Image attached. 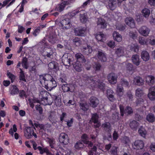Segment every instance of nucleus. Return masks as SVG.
Listing matches in <instances>:
<instances>
[{"mask_svg":"<svg viewBox=\"0 0 155 155\" xmlns=\"http://www.w3.org/2000/svg\"><path fill=\"white\" fill-rule=\"evenodd\" d=\"M62 62L65 66H69L71 64H72L71 59L68 58V54L64 55L61 58Z\"/></svg>","mask_w":155,"mask_h":155,"instance_id":"nucleus-16","label":"nucleus"},{"mask_svg":"<svg viewBox=\"0 0 155 155\" xmlns=\"http://www.w3.org/2000/svg\"><path fill=\"white\" fill-rule=\"evenodd\" d=\"M28 100L29 102V104L30 107L32 108H33L34 107V103H40V101L36 98L29 99Z\"/></svg>","mask_w":155,"mask_h":155,"instance_id":"nucleus-33","label":"nucleus"},{"mask_svg":"<svg viewBox=\"0 0 155 155\" xmlns=\"http://www.w3.org/2000/svg\"><path fill=\"white\" fill-rule=\"evenodd\" d=\"M7 76L11 80V82L12 83L15 81V76L14 74L9 72L7 73Z\"/></svg>","mask_w":155,"mask_h":155,"instance_id":"nucleus-57","label":"nucleus"},{"mask_svg":"<svg viewBox=\"0 0 155 155\" xmlns=\"http://www.w3.org/2000/svg\"><path fill=\"white\" fill-rule=\"evenodd\" d=\"M125 48L123 47H119L117 48L115 51V54L118 57L123 56L124 54Z\"/></svg>","mask_w":155,"mask_h":155,"instance_id":"nucleus-21","label":"nucleus"},{"mask_svg":"<svg viewBox=\"0 0 155 155\" xmlns=\"http://www.w3.org/2000/svg\"><path fill=\"white\" fill-rule=\"evenodd\" d=\"M113 91L110 89H108L107 91V96L110 101L113 102L115 100V98L112 94Z\"/></svg>","mask_w":155,"mask_h":155,"instance_id":"nucleus-23","label":"nucleus"},{"mask_svg":"<svg viewBox=\"0 0 155 155\" xmlns=\"http://www.w3.org/2000/svg\"><path fill=\"white\" fill-rule=\"evenodd\" d=\"M134 82L135 85L140 86L143 84L144 81L141 78L137 76L134 78Z\"/></svg>","mask_w":155,"mask_h":155,"instance_id":"nucleus-20","label":"nucleus"},{"mask_svg":"<svg viewBox=\"0 0 155 155\" xmlns=\"http://www.w3.org/2000/svg\"><path fill=\"white\" fill-rule=\"evenodd\" d=\"M146 120L150 123H153L155 121L154 115L152 113L149 114L146 116Z\"/></svg>","mask_w":155,"mask_h":155,"instance_id":"nucleus-37","label":"nucleus"},{"mask_svg":"<svg viewBox=\"0 0 155 155\" xmlns=\"http://www.w3.org/2000/svg\"><path fill=\"white\" fill-rule=\"evenodd\" d=\"M74 31L76 35L82 36L85 35V31L83 28L81 29L76 28Z\"/></svg>","mask_w":155,"mask_h":155,"instance_id":"nucleus-31","label":"nucleus"},{"mask_svg":"<svg viewBox=\"0 0 155 155\" xmlns=\"http://www.w3.org/2000/svg\"><path fill=\"white\" fill-rule=\"evenodd\" d=\"M124 90L122 86L118 85L117 87L116 94L119 97H122L124 94Z\"/></svg>","mask_w":155,"mask_h":155,"instance_id":"nucleus-28","label":"nucleus"},{"mask_svg":"<svg viewBox=\"0 0 155 155\" xmlns=\"http://www.w3.org/2000/svg\"><path fill=\"white\" fill-rule=\"evenodd\" d=\"M84 142L82 140L78 141L75 144V148L78 150H80L84 147Z\"/></svg>","mask_w":155,"mask_h":155,"instance_id":"nucleus-29","label":"nucleus"},{"mask_svg":"<svg viewBox=\"0 0 155 155\" xmlns=\"http://www.w3.org/2000/svg\"><path fill=\"white\" fill-rule=\"evenodd\" d=\"M126 24L131 28L135 27V24L134 19L131 17L126 18L125 20Z\"/></svg>","mask_w":155,"mask_h":155,"instance_id":"nucleus-19","label":"nucleus"},{"mask_svg":"<svg viewBox=\"0 0 155 155\" xmlns=\"http://www.w3.org/2000/svg\"><path fill=\"white\" fill-rule=\"evenodd\" d=\"M148 97L151 100H155V86H152L150 88Z\"/></svg>","mask_w":155,"mask_h":155,"instance_id":"nucleus-17","label":"nucleus"},{"mask_svg":"<svg viewBox=\"0 0 155 155\" xmlns=\"http://www.w3.org/2000/svg\"><path fill=\"white\" fill-rule=\"evenodd\" d=\"M98 58L102 62H105L107 60L106 54L101 50H99L97 53Z\"/></svg>","mask_w":155,"mask_h":155,"instance_id":"nucleus-14","label":"nucleus"},{"mask_svg":"<svg viewBox=\"0 0 155 155\" xmlns=\"http://www.w3.org/2000/svg\"><path fill=\"white\" fill-rule=\"evenodd\" d=\"M38 149L40 151V153L42 154L44 153H48V149L46 148H43L41 147L38 146L37 147Z\"/></svg>","mask_w":155,"mask_h":155,"instance_id":"nucleus-50","label":"nucleus"},{"mask_svg":"<svg viewBox=\"0 0 155 155\" xmlns=\"http://www.w3.org/2000/svg\"><path fill=\"white\" fill-rule=\"evenodd\" d=\"M40 28L41 27H39L35 29L33 33V35L35 36H36L37 35L39 34L40 31Z\"/></svg>","mask_w":155,"mask_h":155,"instance_id":"nucleus-63","label":"nucleus"},{"mask_svg":"<svg viewBox=\"0 0 155 155\" xmlns=\"http://www.w3.org/2000/svg\"><path fill=\"white\" fill-rule=\"evenodd\" d=\"M146 81L148 84H153L155 82V79L154 76L149 75L146 77Z\"/></svg>","mask_w":155,"mask_h":155,"instance_id":"nucleus-35","label":"nucleus"},{"mask_svg":"<svg viewBox=\"0 0 155 155\" xmlns=\"http://www.w3.org/2000/svg\"><path fill=\"white\" fill-rule=\"evenodd\" d=\"M139 33L142 35L147 36L150 32L149 28L145 26H143L140 28L138 30Z\"/></svg>","mask_w":155,"mask_h":155,"instance_id":"nucleus-12","label":"nucleus"},{"mask_svg":"<svg viewBox=\"0 0 155 155\" xmlns=\"http://www.w3.org/2000/svg\"><path fill=\"white\" fill-rule=\"evenodd\" d=\"M119 137V134H118V132L115 130L113 134V138L114 140H117L118 139Z\"/></svg>","mask_w":155,"mask_h":155,"instance_id":"nucleus-60","label":"nucleus"},{"mask_svg":"<svg viewBox=\"0 0 155 155\" xmlns=\"http://www.w3.org/2000/svg\"><path fill=\"white\" fill-rule=\"evenodd\" d=\"M20 70V75L19 76V79L20 80L26 82V80L25 79V73H24L23 71L21 69V68H19Z\"/></svg>","mask_w":155,"mask_h":155,"instance_id":"nucleus-44","label":"nucleus"},{"mask_svg":"<svg viewBox=\"0 0 155 155\" xmlns=\"http://www.w3.org/2000/svg\"><path fill=\"white\" fill-rule=\"evenodd\" d=\"M85 144L88 145V147L90 149L88 154V155H94V153H96L97 150V147L95 145H94L92 142L90 141H85Z\"/></svg>","mask_w":155,"mask_h":155,"instance_id":"nucleus-7","label":"nucleus"},{"mask_svg":"<svg viewBox=\"0 0 155 155\" xmlns=\"http://www.w3.org/2000/svg\"><path fill=\"white\" fill-rule=\"evenodd\" d=\"M143 93L142 90L140 88H137L136 91V95L137 97H141Z\"/></svg>","mask_w":155,"mask_h":155,"instance_id":"nucleus-58","label":"nucleus"},{"mask_svg":"<svg viewBox=\"0 0 155 155\" xmlns=\"http://www.w3.org/2000/svg\"><path fill=\"white\" fill-rule=\"evenodd\" d=\"M97 25L98 28L104 29L107 27V23L102 18H99L97 21Z\"/></svg>","mask_w":155,"mask_h":155,"instance_id":"nucleus-13","label":"nucleus"},{"mask_svg":"<svg viewBox=\"0 0 155 155\" xmlns=\"http://www.w3.org/2000/svg\"><path fill=\"white\" fill-rule=\"evenodd\" d=\"M99 103V101L96 97L92 96L90 98L89 104L92 107L95 108L97 107Z\"/></svg>","mask_w":155,"mask_h":155,"instance_id":"nucleus-15","label":"nucleus"},{"mask_svg":"<svg viewBox=\"0 0 155 155\" xmlns=\"http://www.w3.org/2000/svg\"><path fill=\"white\" fill-rule=\"evenodd\" d=\"M75 58L77 61L74 64V68H81L86 61L84 56L81 53H77L75 54Z\"/></svg>","mask_w":155,"mask_h":155,"instance_id":"nucleus-3","label":"nucleus"},{"mask_svg":"<svg viewBox=\"0 0 155 155\" xmlns=\"http://www.w3.org/2000/svg\"><path fill=\"white\" fill-rule=\"evenodd\" d=\"M142 15L145 18L148 17L150 14V10L147 8H144L141 11Z\"/></svg>","mask_w":155,"mask_h":155,"instance_id":"nucleus-39","label":"nucleus"},{"mask_svg":"<svg viewBox=\"0 0 155 155\" xmlns=\"http://www.w3.org/2000/svg\"><path fill=\"white\" fill-rule=\"evenodd\" d=\"M60 85L63 91L66 92L70 91V84L66 83L65 84H61Z\"/></svg>","mask_w":155,"mask_h":155,"instance_id":"nucleus-27","label":"nucleus"},{"mask_svg":"<svg viewBox=\"0 0 155 155\" xmlns=\"http://www.w3.org/2000/svg\"><path fill=\"white\" fill-rule=\"evenodd\" d=\"M18 93H19V96L20 98L24 99V97H27V96L24 90H19Z\"/></svg>","mask_w":155,"mask_h":155,"instance_id":"nucleus-56","label":"nucleus"},{"mask_svg":"<svg viewBox=\"0 0 155 155\" xmlns=\"http://www.w3.org/2000/svg\"><path fill=\"white\" fill-rule=\"evenodd\" d=\"M117 75L114 73H110L107 76V79L109 82L110 84H113L117 83Z\"/></svg>","mask_w":155,"mask_h":155,"instance_id":"nucleus-11","label":"nucleus"},{"mask_svg":"<svg viewBox=\"0 0 155 155\" xmlns=\"http://www.w3.org/2000/svg\"><path fill=\"white\" fill-rule=\"evenodd\" d=\"M73 42L74 44L77 46L79 45L81 42L80 39L78 38L74 39L73 40Z\"/></svg>","mask_w":155,"mask_h":155,"instance_id":"nucleus-64","label":"nucleus"},{"mask_svg":"<svg viewBox=\"0 0 155 155\" xmlns=\"http://www.w3.org/2000/svg\"><path fill=\"white\" fill-rule=\"evenodd\" d=\"M67 77L64 74H61L58 79L59 84H65L67 83Z\"/></svg>","mask_w":155,"mask_h":155,"instance_id":"nucleus-34","label":"nucleus"},{"mask_svg":"<svg viewBox=\"0 0 155 155\" xmlns=\"http://www.w3.org/2000/svg\"><path fill=\"white\" fill-rule=\"evenodd\" d=\"M80 20L82 23H85L87 20V18L85 14H80Z\"/></svg>","mask_w":155,"mask_h":155,"instance_id":"nucleus-48","label":"nucleus"},{"mask_svg":"<svg viewBox=\"0 0 155 155\" xmlns=\"http://www.w3.org/2000/svg\"><path fill=\"white\" fill-rule=\"evenodd\" d=\"M49 94V93L46 91H42L40 92L39 96L43 104L46 105L51 104L52 102L50 101L49 98L48 97Z\"/></svg>","mask_w":155,"mask_h":155,"instance_id":"nucleus-5","label":"nucleus"},{"mask_svg":"<svg viewBox=\"0 0 155 155\" xmlns=\"http://www.w3.org/2000/svg\"><path fill=\"white\" fill-rule=\"evenodd\" d=\"M139 134L142 137H145L147 134V131L144 127L142 126L140 127L138 130Z\"/></svg>","mask_w":155,"mask_h":155,"instance_id":"nucleus-38","label":"nucleus"},{"mask_svg":"<svg viewBox=\"0 0 155 155\" xmlns=\"http://www.w3.org/2000/svg\"><path fill=\"white\" fill-rule=\"evenodd\" d=\"M139 49V47L137 45H133L130 46V50L134 52H138Z\"/></svg>","mask_w":155,"mask_h":155,"instance_id":"nucleus-55","label":"nucleus"},{"mask_svg":"<svg viewBox=\"0 0 155 155\" xmlns=\"http://www.w3.org/2000/svg\"><path fill=\"white\" fill-rule=\"evenodd\" d=\"M113 36L114 40L117 42H120L122 40L121 35L117 31H114L113 32Z\"/></svg>","mask_w":155,"mask_h":155,"instance_id":"nucleus-24","label":"nucleus"},{"mask_svg":"<svg viewBox=\"0 0 155 155\" xmlns=\"http://www.w3.org/2000/svg\"><path fill=\"white\" fill-rule=\"evenodd\" d=\"M98 115L97 113H94L92 114L91 120L94 123H96L98 122Z\"/></svg>","mask_w":155,"mask_h":155,"instance_id":"nucleus-46","label":"nucleus"},{"mask_svg":"<svg viewBox=\"0 0 155 155\" xmlns=\"http://www.w3.org/2000/svg\"><path fill=\"white\" fill-rule=\"evenodd\" d=\"M134 149L136 150L142 149L144 146L143 141L141 140H137L135 141L132 144Z\"/></svg>","mask_w":155,"mask_h":155,"instance_id":"nucleus-10","label":"nucleus"},{"mask_svg":"<svg viewBox=\"0 0 155 155\" xmlns=\"http://www.w3.org/2000/svg\"><path fill=\"white\" fill-rule=\"evenodd\" d=\"M102 127L104 128V130L107 132H110L111 130V126L109 123L105 122L102 124Z\"/></svg>","mask_w":155,"mask_h":155,"instance_id":"nucleus-26","label":"nucleus"},{"mask_svg":"<svg viewBox=\"0 0 155 155\" xmlns=\"http://www.w3.org/2000/svg\"><path fill=\"white\" fill-rule=\"evenodd\" d=\"M110 8L113 10L115 9L116 5V2L115 1L109 0L108 2Z\"/></svg>","mask_w":155,"mask_h":155,"instance_id":"nucleus-40","label":"nucleus"},{"mask_svg":"<svg viewBox=\"0 0 155 155\" xmlns=\"http://www.w3.org/2000/svg\"><path fill=\"white\" fill-rule=\"evenodd\" d=\"M112 118L114 121H117L120 119V114L118 112H115L113 113Z\"/></svg>","mask_w":155,"mask_h":155,"instance_id":"nucleus-42","label":"nucleus"},{"mask_svg":"<svg viewBox=\"0 0 155 155\" xmlns=\"http://www.w3.org/2000/svg\"><path fill=\"white\" fill-rule=\"evenodd\" d=\"M132 59L134 64L136 65H139L140 64L139 56L137 54L133 55Z\"/></svg>","mask_w":155,"mask_h":155,"instance_id":"nucleus-30","label":"nucleus"},{"mask_svg":"<svg viewBox=\"0 0 155 155\" xmlns=\"http://www.w3.org/2000/svg\"><path fill=\"white\" fill-rule=\"evenodd\" d=\"M109 153L111 155H118L117 147L114 146L113 147Z\"/></svg>","mask_w":155,"mask_h":155,"instance_id":"nucleus-49","label":"nucleus"},{"mask_svg":"<svg viewBox=\"0 0 155 155\" xmlns=\"http://www.w3.org/2000/svg\"><path fill=\"white\" fill-rule=\"evenodd\" d=\"M59 140L61 143L66 145L69 143V138L67 134L65 133H62L59 135Z\"/></svg>","mask_w":155,"mask_h":155,"instance_id":"nucleus-8","label":"nucleus"},{"mask_svg":"<svg viewBox=\"0 0 155 155\" xmlns=\"http://www.w3.org/2000/svg\"><path fill=\"white\" fill-rule=\"evenodd\" d=\"M116 28L119 31H124L125 28V25L121 24H118L116 25Z\"/></svg>","mask_w":155,"mask_h":155,"instance_id":"nucleus-59","label":"nucleus"},{"mask_svg":"<svg viewBox=\"0 0 155 155\" xmlns=\"http://www.w3.org/2000/svg\"><path fill=\"white\" fill-rule=\"evenodd\" d=\"M130 141L129 138L126 136L124 137L121 140V142L125 144H127Z\"/></svg>","mask_w":155,"mask_h":155,"instance_id":"nucleus-61","label":"nucleus"},{"mask_svg":"<svg viewBox=\"0 0 155 155\" xmlns=\"http://www.w3.org/2000/svg\"><path fill=\"white\" fill-rule=\"evenodd\" d=\"M49 41L53 44L55 43L56 41V38L53 36H50L48 38Z\"/></svg>","mask_w":155,"mask_h":155,"instance_id":"nucleus-62","label":"nucleus"},{"mask_svg":"<svg viewBox=\"0 0 155 155\" xmlns=\"http://www.w3.org/2000/svg\"><path fill=\"white\" fill-rule=\"evenodd\" d=\"M60 26L62 29H68L71 28L72 25L71 24L70 20L68 18L63 20L60 23Z\"/></svg>","mask_w":155,"mask_h":155,"instance_id":"nucleus-9","label":"nucleus"},{"mask_svg":"<svg viewBox=\"0 0 155 155\" xmlns=\"http://www.w3.org/2000/svg\"><path fill=\"white\" fill-rule=\"evenodd\" d=\"M73 1V0H68L63 2L61 3L58 8V10L60 12H61L64 9L65 6L70 5Z\"/></svg>","mask_w":155,"mask_h":155,"instance_id":"nucleus-18","label":"nucleus"},{"mask_svg":"<svg viewBox=\"0 0 155 155\" xmlns=\"http://www.w3.org/2000/svg\"><path fill=\"white\" fill-rule=\"evenodd\" d=\"M36 129L35 127H26L24 130L25 137L27 139H30L33 136L35 138L37 137L36 133L35 132Z\"/></svg>","mask_w":155,"mask_h":155,"instance_id":"nucleus-4","label":"nucleus"},{"mask_svg":"<svg viewBox=\"0 0 155 155\" xmlns=\"http://www.w3.org/2000/svg\"><path fill=\"white\" fill-rule=\"evenodd\" d=\"M82 50L83 53L86 55H88L92 51L91 48L89 45H87L86 47L83 48Z\"/></svg>","mask_w":155,"mask_h":155,"instance_id":"nucleus-36","label":"nucleus"},{"mask_svg":"<svg viewBox=\"0 0 155 155\" xmlns=\"http://www.w3.org/2000/svg\"><path fill=\"white\" fill-rule=\"evenodd\" d=\"M139 42L142 45H147V40L143 37H141L139 38Z\"/></svg>","mask_w":155,"mask_h":155,"instance_id":"nucleus-51","label":"nucleus"},{"mask_svg":"<svg viewBox=\"0 0 155 155\" xmlns=\"http://www.w3.org/2000/svg\"><path fill=\"white\" fill-rule=\"evenodd\" d=\"M80 106L81 109L84 111H87L88 109V106L87 104L86 103H80Z\"/></svg>","mask_w":155,"mask_h":155,"instance_id":"nucleus-47","label":"nucleus"},{"mask_svg":"<svg viewBox=\"0 0 155 155\" xmlns=\"http://www.w3.org/2000/svg\"><path fill=\"white\" fill-rule=\"evenodd\" d=\"M95 38L98 41L104 42L106 40L105 35L101 33L96 35Z\"/></svg>","mask_w":155,"mask_h":155,"instance_id":"nucleus-32","label":"nucleus"},{"mask_svg":"<svg viewBox=\"0 0 155 155\" xmlns=\"http://www.w3.org/2000/svg\"><path fill=\"white\" fill-rule=\"evenodd\" d=\"M40 77V78H42L44 80L45 87L47 90H50L57 86V83L56 81L51 75L47 74L44 76L41 75Z\"/></svg>","mask_w":155,"mask_h":155,"instance_id":"nucleus-1","label":"nucleus"},{"mask_svg":"<svg viewBox=\"0 0 155 155\" xmlns=\"http://www.w3.org/2000/svg\"><path fill=\"white\" fill-rule=\"evenodd\" d=\"M94 78L93 77H88L87 78V82L89 83L91 87L97 88L104 91L105 89V84L100 80L98 79L96 81L94 80Z\"/></svg>","mask_w":155,"mask_h":155,"instance_id":"nucleus-2","label":"nucleus"},{"mask_svg":"<svg viewBox=\"0 0 155 155\" xmlns=\"http://www.w3.org/2000/svg\"><path fill=\"white\" fill-rule=\"evenodd\" d=\"M141 56L143 61H148L150 58L149 54L148 52L146 51H142Z\"/></svg>","mask_w":155,"mask_h":155,"instance_id":"nucleus-22","label":"nucleus"},{"mask_svg":"<svg viewBox=\"0 0 155 155\" xmlns=\"http://www.w3.org/2000/svg\"><path fill=\"white\" fill-rule=\"evenodd\" d=\"M119 108L120 110V115L123 117L124 114L126 115H130L133 113V110L132 108L129 106L126 107L124 110V106L121 105H119Z\"/></svg>","mask_w":155,"mask_h":155,"instance_id":"nucleus-6","label":"nucleus"},{"mask_svg":"<svg viewBox=\"0 0 155 155\" xmlns=\"http://www.w3.org/2000/svg\"><path fill=\"white\" fill-rule=\"evenodd\" d=\"M58 63L55 61H52L49 63L48 64L49 68H57L58 67Z\"/></svg>","mask_w":155,"mask_h":155,"instance_id":"nucleus-53","label":"nucleus"},{"mask_svg":"<svg viewBox=\"0 0 155 155\" xmlns=\"http://www.w3.org/2000/svg\"><path fill=\"white\" fill-rule=\"evenodd\" d=\"M48 143L49 144L50 147L51 148H54V145L55 144L54 139L53 138H49Z\"/></svg>","mask_w":155,"mask_h":155,"instance_id":"nucleus-54","label":"nucleus"},{"mask_svg":"<svg viewBox=\"0 0 155 155\" xmlns=\"http://www.w3.org/2000/svg\"><path fill=\"white\" fill-rule=\"evenodd\" d=\"M139 125V123L135 120L132 121L129 124L130 126L131 129L134 130H137Z\"/></svg>","mask_w":155,"mask_h":155,"instance_id":"nucleus-25","label":"nucleus"},{"mask_svg":"<svg viewBox=\"0 0 155 155\" xmlns=\"http://www.w3.org/2000/svg\"><path fill=\"white\" fill-rule=\"evenodd\" d=\"M53 98L54 99V103L56 106L61 105V100L59 97L57 96H54Z\"/></svg>","mask_w":155,"mask_h":155,"instance_id":"nucleus-45","label":"nucleus"},{"mask_svg":"<svg viewBox=\"0 0 155 155\" xmlns=\"http://www.w3.org/2000/svg\"><path fill=\"white\" fill-rule=\"evenodd\" d=\"M28 64L27 58L26 57L23 58L21 61V64L23 68H27Z\"/></svg>","mask_w":155,"mask_h":155,"instance_id":"nucleus-52","label":"nucleus"},{"mask_svg":"<svg viewBox=\"0 0 155 155\" xmlns=\"http://www.w3.org/2000/svg\"><path fill=\"white\" fill-rule=\"evenodd\" d=\"M19 89L15 85L12 86V89L11 91L10 94L13 95L17 94L19 92Z\"/></svg>","mask_w":155,"mask_h":155,"instance_id":"nucleus-41","label":"nucleus"},{"mask_svg":"<svg viewBox=\"0 0 155 155\" xmlns=\"http://www.w3.org/2000/svg\"><path fill=\"white\" fill-rule=\"evenodd\" d=\"M38 127L40 128L41 130H43L45 131L46 130H50L49 128H50V127L49 125L46 124L44 125L41 124H39Z\"/></svg>","mask_w":155,"mask_h":155,"instance_id":"nucleus-43","label":"nucleus"}]
</instances>
